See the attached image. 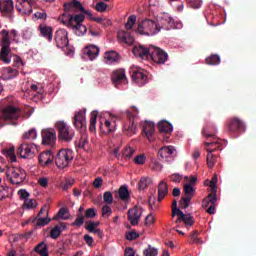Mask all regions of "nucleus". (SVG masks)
Masks as SVG:
<instances>
[{"instance_id": "1", "label": "nucleus", "mask_w": 256, "mask_h": 256, "mask_svg": "<svg viewBox=\"0 0 256 256\" xmlns=\"http://www.w3.org/2000/svg\"><path fill=\"white\" fill-rule=\"evenodd\" d=\"M173 25V18L171 17L162 18L160 21L144 19L138 23L136 33H139V35H145L146 37H153V35L160 33L161 29H164V31L173 29Z\"/></svg>"}, {"instance_id": "2", "label": "nucleus", "mask_w": 256, "mask_h": 256, "mask_svg": "<svg viewBox=\"0 0 256 256\" xmlns=\"http://www.w3.org/2000/svg\"><path fill=\"white\" fill-rule=\"evenodd\" d=\"M203 135L206 137L207 141L204 143L206 146V151L208 152L206 156V163L209 169L215 167L217 161V155L213 154L214 151H221V142L215 137V126L207 124L203 131Z\"/></svg>"}, {"instance_id": "3", "label": "nucleus", "mask_w": 256, "mask_h": 256, "mask_svg": "<svg viewBox=\"0 0 256 256\" xmlns=\"http://www.w3.org/2000/svg\"><path fill=\"white\" fill-rule=\"evenodd\" d=\"M132 53L135 57H140V59H149L150 57V59L157 65H165L169 60V54H167V52L153 45L148 48L144 45L134 46Z\"/></svg>"}, {"instance_id": "4", "label": "nucleus", "mask_w": 256, "mask_h": 256, "mask_svg": "<svg viewBox=\"0 0 256 256\" xmlns=\"http://www.w3.org/2000/svg\"><path fill=\"white\" fill-rule=\"evenodd\" d=\"M60 21L63 25H66V27L72 29L78 37H83V35L87 33V26L83 25V21H85V15L83 14L73 16L69 13H64L60 17Z\"/></svg>"}, {"instance_id": "5", "label": "nucleus", "mask_w": 256, "mask_h": 256, "mask_svg": "<svg viewBox=\"0 0 256 256\" xmlns=\"http://www.w3.org/2000/svg\"><path fill=\"white\" fill-rule=\"evenodd\" d=\"M54 43L58 49L65 51L66 55H73V48L69 46V32L65 29H58L54 33Z\"/></svg>"}, {"instance_id": "6", "label": "nucleus", "mask_w": 256, "mask_h": 256, "mask_svg": "<svg viewBox=\"0 0 256 256\" xmlns=\"http://www.w3.org/2000/svg\"><path fill=\"white\" fill-rule=\"evenodd\" d=\"M6 175L12 185H22L27 179V172L21 167L10 166L6 171Z\"/></svg>"}, {"instance_id": "7", "label": "nucleus", "mask_w": 256, "mask_h": 256, "mask_svg": "<svg viewBox=\"0 0 256 256\" xmlns=\"http://www.w3.org/2000/svg\"><path fill=\"white\" fill-rule=\"evenodd\" d=\"M55 127L58 131V139H60V141H65L66 143L73 141L75 131L71 129L65 121L56 122Z\"/></svg>"}, {"instance_id": "8", "label": "nucleus", "mask_w": 256, "mask_h": 256, "mask_svg": "<svg viewBox=\"0 0 256 256\" xmlns=\"http://www.w3.org/2000/svg\"><path fill=\"white\" fill-rule=\"evenodd\" d=\"M0 35L2 37L0 60L8 65V63H11V58L9 57V54L11 53V41L9 40V32L7 30H2Z\"/></svg>"}, {"instance_id": "9", "label": "nucleus", "mask_w": 256, "mask_h": 256, "mask_svg": "<svg viewBox=\"0 0 256 256\" xmlns=\"http://www.w3.org/2000/svg\"><path fill=\"white\" fill-rule=\"evenodd\" d=\"M226 131L230 135L245 133V122L239 117H231L226 122Z\"/></svg>"}, {"instance_id": "10", "label": "nucleus", "mask_w": 256, "mask_h": 256, "mask_svg": "<svg viewBox=\"0 0 256 256\" xmlns=\"http://www.w3.org/2000/svg\"><path fill=\"white\" fill-rule=\"evenodd\" d=\"M71 161H73V151L70 149H61L56 154L55 164L58 169H65Z\"/></svg>"}, {"instance_id": "11", "label": "nucleus", "mask_w": 256, "mask_h": 256, "mask_svg": "<svg viewBox=\"0 0 256 256\" xmlns=\"http://www.w3.org/2000/svg\"><path fill=\"white\" fill-rule=\"evenodd\" d=\"M21 117V109L8 105L2 110V119L4 121H12L11 125H17V119Z\"/></svg>"}, {"instance_id": "12", "label": "nucleus", "mask_w": 256, "mask_h": 256, "mask_svg": "<svg viewBox=\"0 0 256 256\" xmlns=\"http://www.w3.org/2000/svg\"><path fill=\"white\" fill-rule=\"evenodd\" d=\"M133 109L135 114H133L130 110L126 111V117L128 121L124 125V133L128 137H132V135H135L137 133V126H135V115L139 113V110H137L135 106H133Z\"/></svg>"}, {"instance_id": "13", "label": "nucleus", "mask_w": 256, "mask_h": 256, "mask_svg": "<svg viewBox=\"0 0 256 256\" xmlns=\"http://www.w3.org/2000/svg\"><path fill=\"white\" fill-rule=\"evenodd\" d=\"M35 153H37V146L28 142H23L17 150V155H20L21 159H33Z\"/></svg>"}, {"instance_id": "14", "label": "nucleus", "mask_w": 256, "mask_h": 256, "mask_svg": "<svg viewBox=\"0 0 256 256\" xmlns=\"http://www.w3.org/2000/svg\"><path fill=\"white\" fill-rule=\"evenodd\" d=\"M33 5H35L33 0H17L15 8L21 15H31L33 13Z\"/></svg>"}, {"instance_id": "15", "label": "nucleus", "mask_w": 256, "mask_h": 256, "mask_svg": "<svg viewBox=\"0 0 256 256\" xmlns=\"http://www.w3.org/2000/svg\"><path fill=\"white\" fill-rule=\"evenodd\" d=\"M158 131L161 135H164L163 141L169 143L171 133H173V125L166 120H162L158 123Z\"/></svg>"}, {"instance_id": "16", "label": "nucleus", "mask_w": 256, "mask_h": 256, "mask_svg": "<svg viewBox=\"0 0 256 256\" xmlns=\"http://www.w3.org/2000/svg\"><path fill=\"white\" fill-rule=\"evenodd\" d=\"M0 13H2L3 17H13L15 13L13 0H0Z\"/></svg>"}, {"instance_id": "17", "label": "nucleus", "mask_w": 256, "mask_h": 256, "mask_svg": "<svg viewBox=\"0 0 256 256\" xmlns=\"http://www.w3.org/2000/svg\"><path fill=\"white\" fill-rule=\"evenodd\" d=\"M41 137H42V144L50 145V147H53V145H55V141H57V133L55 132V130H49V129L42 130Z\"/></svg>"}, {"instance_id": "18", "label": "nucleus", "mask_w": 256, "mask_h": 256, "mask_svg": "<svg viewBox=\"0 0 256 256\" xmlns=\"http://www.w3.org/2000/svg\"><path fill=\"white\" fill-rule=\"evenodd\" d=\"M217 203V195H208L202 202V207L207 208L206 213L209 215H215V207Z\"/></svg>"}, {"instance_id": "19", "label": "nucleus", "mask_w": 256, "mask_h": 256, "mask_svg": "<svg viewBox=\"0 0 256 256\" xmlns=\"http://www.w3.org/2000/svg\"><path fill=\"white\" fill-rule=\"evenodd\" d=\"M142 214H143V208L139 206L130 208L128 210V221L131 223V225H139V219H141Z\"/></svg>"}, {"instance_id": "20", "label": "nucleus", "mask_w": 256, "mask_h": 256, "mask_svg": "<svg viewBox=\"0 0 256 256\" xmlns=\"http://www.w3.org/2000/svg\"><path fill=\"white\" fill-rule=\"evenodd\" d=\"M74 127L80 131H86L87 121L85 120V112L78 111L74 115Z\"/></svg>"}, {"instance_id": "21", "label": "nucleus", "mask_w": 256, "mask_h": 256, "mask_svg": "<svg viewBox=\"0 0 256 256\" xmlns=\"http://www.w3.org/2000/svg\"><path fill=\"white\" fill-rule=\"evenodd\" d=\"M65 11H80L84 15H91V12L85 10V7H83V4L77 0H73L71 2L64 4Z\"/></svg>"}, {"instance_id": "22", "label": "nucleus", "mask_w": 256, "mask_h": 256, "mask_svg": "<svg viewBox=\"0 0 256 256\" xmlns=\"http://www.w3.org/2000/svg\"><path fill=\"white\" fill-rule=\"evenodd\" d=\"M54 160L55 156L50 150L42 152L38 157V163L42 167H47L48 165H51V163H53Z\"/></svg>"}, {"instance_id": "23", "label": "nucleus", "mask_w": 256, "mask_h": 256, "mask_svg": "<svg viewBox=\"0 0 256 256\" xmlns=\"http://www.w3.org/2000/svg\"><path fill=\"white\" fill-rule=\"evenodd\" d=\"M111 79L115 87H117V85H121V83H125V81H127L125 70L124 69L114 70L112 73Z\"/></svg>"}, {"instance_id": "24", "label": "nucleus", "mask_w": 256, "mask_h": 256, "mask_svg": "<svg viewBox=\"0 0 256 256\" xmlns=\"http://www.w3.org/2000/svg\"><path fill=\"white\" fill-rule=\"evenodd\" d=\"M132 80L138 85H143L147 82V75L143 72V69L137 68L132 71Z\"/></svg>"}, {"instance_id": "25", "label": "nucleus", "mask_w": 256, "mask_h": 256, "mask_svg": "<svg viewBox=\"0 0 256 256\" xmlns=\"http://www.w3.org/2000/svg\"><path fill=\"white\" fill-rule=\"evenodd\" d=\"M17 75H19V71H17V69L7 67L2 70L1 79H3L4 81H11V79H15Z\"/></svg>"}, {"instance_id": "26", "label": "nucleus", "mask_w": 256, "mask_h": 256, "mask_svg": "<svg viewBox=\"0 0 256 256\" xmlns=\"http://www.w3.org/2000/svg\"><path fill=\"white\" fill-rule=\"evenodd\" d=\"M115 127H117L115 120H105L104 124L103 122H101L100 125L101 132L104 133L105 135L113 133L115 131Z\"/></svg>"}, {"instance_id": "27", "label": "nucleus", "mask_w": 256, "mask_h": 256, "mask_svg": "<svg viewBox=\"0 0 256 256\" xmlns=\"http://www.w3.org/2000/svg\"><path fill=\"white\" fill-rule=\"evenodd\" d=\"M142 131L145 133L148 141H153V135L155 134V124L153 122H144Z\"/></svg>"}, {"instance_id": "28", "label": "nucleus", "mask_w": 256, "mask_h": 256, "mask_svg": "<svg viewBox=\"0 0 256 256\" xmlns=\"http://www.w3.org/2000/svg\"><path fill=\"white\" fill-rule=\"evenodd\" d=\"M39 31L40 35L44 37V39H47V41H53V28L50 26H47L45 24L39 25Z\"/></svg>"}, {"instance_id": "29", "label": "nucleus", "mask_w": 256, "mask_h": 256, "mask_svg": "<svg viewBox=\"0 0 256 256\" xmlns=\"http://www.w3.org/2000/svg\"><path fill=\"white\" fill-rule=\"evenodd\" d=\"M178 219L176 223H184L186 227H193V217L191 214H185L183 211H179L177 214Z\"/></svg>"}, {"instance_id": "30", "label": "nucleus", "mask_w": 256, "mask_h": 256, "mask_svg": "<svg viewBox=\"0 0 256 256\" xmlns=\"http://www.w3.org/2000/svg\"><path fill=\"white\" fill-rule=\"evenodd\" d=\"M67 229V225L65 223H59L58 225L54 226L50 230V237L51 239H59L61 237V233Z\"/></svg>"}, {"instance_id": "31", "label": "nucleus", "mask_w": 256, "mask_h": 256, "mask_svg": "<svg viewBox=\"0 0 256 256\" xmlns=\"http://www.w3.org/2000/svg\"><path fill=\"white\" fill-rule=\"evenodd\" d=\"M173 153H175V148L173 146H164L158 151L159 157H161V159H165L166 161L171 159Z\"/></svg>"}, {"instance_id": "32", "label": "nucleus", "mask_w": 256, "mask_h": 256, "mask_svg": "<svg viewBox=\"0 0 256 256\" xmlns=\"http://www.w3.org/2000/svg\"><path fill=\"white\" fill-rule=\"evenodd\" d=\"M117 37L122 43H126V45H133L135 43V38L125 30L119 31Z\"/></svg>"}, {"instance_id": "33", "label": "nucleus", "mask_w": 256, "mask_h": 256, "mask_svg": "<svg viewBox=\"0 0 256 256\" xmlns=\"http://www.w3.org/2000/svg\"><path fill=\"white\" fill-rule=\"evenodd\" d=\"M166 195H169V185L167 182L161 181L158 184V201L161 203L162 199H165Z\"/></svg>"}, {"instance_id": "34", "label": "nucleus", "mask_w": 256, "mask_h": 256, "mask_svg": "<svg viewBox=\"0 0 256 256\" xmlns=\"http://www.w3.org/2000/svg\"><path fill=\"white\" fill-rule=\"evenodd\" d=\"M32 223L35 227H45V225H49L51 223V219L48 216H36L32 219Z\"/></svg>"}, {"instance_id": "35", "label": "nucleus", "mask_w": 256, "mask_h": 256, "mask_svg": "<svg viewBox=\"0 0 256 256\" xmlns=\"http://www.w3.org/2000/svg\"><path fill=\"white\" fill-rule=\"evenodd\" d=\"M104 59H106L108 65H112V63L119 61V54L115 51H108L105 52Z\"/></svg>"}, {"instance_id": "36", "label": "nucleus", "mask_w": 256, "mask_h": 256, "mask_svg": "<svg viewBox=\"0 0 256 256\" xmlns=\"http://www.w3.org/2000/svg\"><path fill=\"white\" fill-rule=\"evenodd\" d=\"M118 197L121 201H129L131 199V194H129V188L125 185L118 189Z\"/></svg>"}, {"instance_id": "37", "label": "nucleus", "mask_w": 256, "mask_h": 256, "mask_svg": "<svg viewBox=\"0 0 256 256\" xmlns=\"http://www.w3.org/2000/svg\"><path fill=\"white\" fill-rule=\"evenodd\" d=\"M35 253H38L40 256H49V250L47 248V244L45 242H40L38 245L34 247Z\"/></svg>"}, {"instance_id": "38", "label": "nucleus", "mask_w": 256, "mask_h": 256, "mask_svg": "<svg viewBox=\"0 0 256 256\" xmlns=\"http://www.w3.org/2000/svg\"><path fill=\"white\" fill-rule=\"evenodd\" d=\"M86 55L91 61H93V59H95L99 55V47L95 45H90L86 47Z\"/></svg>"}, {"instance_id": "39", "label": "nucleus", "mask_w": 256, "mask_h": 256, "mask_svg": "<svg viewBox=\"0 0 256 256\" xmlns=\"http://www.w3.org/2000/svg\"><path fill=\"white\" fill-rule=\"evenodd\" d=\"M182 195L193 197V175H190L189 182L184 184Z\"/></svg>"}, {"instance_id": "40", "label": "nucleus", "mask_w": 256, "mask_h": 256, "mask_svg": "<svg viewBox=\"0 0 256 256\" xmlns=\"http://www.w3.org/2000/svg\"><path fill=\"white\" fill-rule=\"evenodd\" d=\"M191 199H193V196L182 194V197L180 199L181 209H187L191 205Z\"/></svg>"}, {"instance_id": "41", "label": "nucleus", "mask_w": 256, "mask_h": 256, "mask_svg": "<svg viewBox=\"0 0 256 256\" xmlns=\"http://www.w3.org/2000/svg\"><path fill=\"white\" fill-rule=\"evenodd\" d=\"M97 115H99V112L92 111L90 116V128H89L91 133L95 132L96 125H97Z\"/></svg>"}, {"instance_id": "42", "label": "nucleus", "mask_w": 256, "mask_h": 256, "mask_svg": "<svg viewBox=\"0 0 256 256\" xmlns=\"http://www.w3.org/2000/svg\"><path fill=\"white\" fill-rule=\"evenodd\" d=\"M2 153H3V155H5V157H9L10 161H16L17 160V156H15V148L14 147L4 149L2 151Z\"/></svg>"}, {"instance_id": "43", "label": "nucleus", "mask_w": 256, "mask_h": 256, "mask_svg": "<svg viewBox=\"0 0 256 256\" xmlns=\"http://www.w3.org/2000/svg\"><path fill=\"white\" fill-rule=\"evenodd\" d=\"M23 139L27 141H33L37 139V130L35 129H30L27 132L23 134Z\"/></svg>"}, {"instance_id": "44", "label": "nucleus", "mask_w": 256, "mask_h": 256, "mask_svg": "<svg viewBox=\"0 0 256 256\" xmlns=\"http://www.w3.org/2000/svg\"><path fill=\"white\" fill-rule=\"evenodd\" d=\"M207 65H219L221 63V58L219 55L214 54L206 58Z\"/></svg>"}, {"instance_id": "45", "label": "nucleus", "mask_w": 256, "mask_h": 256, "mask_svg": "<svg viewBox=\"0 0 256 256\" xmlns=\"http://www.w3.org/2000/svg\"><path fill=\"white\" fill-rule=\"evenodd\" d=\"M151 185V178L142 177L138 183V189H147Z\"/></svg>"}, {"instance_id": "46", "label": "nucleus", "mask_w": 256, "mask_h": 256, "mask_svg": "<svg viewBox=\"0 0 256 256\" xmlns=\"http://www.w3.org/2000/svg\"><path fill=\"white\" fill-rule=\"evenodd\" d=\"M135 23H137V16H135V15L129 16V18L125 24V29L127 31H131V29H133V26L135 25Z\"/></svg>"}, {"instance_id": "47", "label": "nucleus", "mask_w": 256, "mask_h": 256, "mask_svg": "<svg viewBox=\"0 0 256 256\" xmlns=\"http://www.w3.org/2000/svg\"><path fill=\"white\" fill-rule=\"evenodd\" d=\"M85 223V216L82 213H77L75 221L72 223L73 227H81Z\"/></svg>"}, {"instance_id": "48", "label": "nucleus", "mask_w": 256, "mask_h": 256, "mask_svg": "<svg viewBox=\"0 0 256 256\" xmlns=\"http://www.w3.org/2000/svg\"><path fill=\"white\" fill-rule=\"evenodd\" d=\"M57 217H60V219H64V221H67V219H69V211L67 210V208H61L58 213L57 216L54 217L53 219H57Z\"/></svg>"}, {"instance_id": "49", "label": "nucleus", "mask_w": 256, "mask_h": 256, "mask_svg": "<svg viewBox=\"0 0 256 256\" xmlns=\"http://www.w3.org/2000/svg\"><path fill=\"white\" fill-rule=\"evenodd\" d=\"M97 227H99V222L87 221L85 229L89 233H93V231H95V229H97Z\"/></svg>"}, {"instance_id": "50", "label": "nucleus", "mask_w": 256, "mask_h": 256, "mask_svg": "<svg viewBox=\"0 0 256 256\" xmlns=\"http://www.w3.org/2000/svg\"><path fill=\"white\" fill-rule=\"evenodd\" d=\"M134 153L135 149L131 147H126L122 152V157H124L125 159H131Z\"/></svg>"}, {"instance_id": "51", "label": "nucleus", "mask_w": 256, "mask_h": 256, "mask_svg": "<svg viewBox=\"0 0 256 256\" xmlns=\"http://www.w3.org/2000/svg\"><path fill=\"white\" fill-rule=\"evenodd\" d=\"M158 251L157 249H155L154 247H151V245H148V248H146L143 251V255L145 256H157L158 255Z\"/></svg>"}, {"instance_id": "52", "label": "nucleus", "mask_w": 256, "mask_h": 256, "mask_svg": "<svg viewBox=\"0 0 256 256\" xmlns=\"http://www.w3.org/2000/svg\"><path fill=\"white\" fill-rule=\"evenodd\" d=\"M103 200H104V203H106L107 205H111V203H113V193L109 191L104 192Z\"/></svg>"}, {"instance_id": "53", "label": "nucleus", "mask_w": 256, "mask_h": 256, "mask_svg": "<svg viewBox=\"0 0 256 256\" xmlns=\"http://www.w3.org/2000/svg\"><path fill=\"white\" fill-rule=\"evenodd\" d=\"M24 205L26 209H35V207H37V200L28 198L24 201Z\"/></svg>"}, {"instance_id": "54", "label": "nucleus", "mask_w": 256, "mask_h": 256, "mask_svg": "<svg viewBox=\"0 0 256 256\" xmlns=\"http://www.w3.org/2000/svg\"><path fill=\"white\" fill-rule=\"evenodd\" d=\"M75 183V180H66L65 182H62L60 184L63 191H68V189H71L73 187V184Z\"/></svg>"}, {"instance_id": "55", "label": "nucleus", "mask_w": 256, "mask_h": 256, "mask_svg": "<svg viewBox=\"0 0 256 256\" xmlns=\"http://www.w3.org/2000/svg\"><path fill=\"white\" fill-rule=\"evenodd\" d=\"M145 161H147L145 154H140L134 158V163H136V165H145Z\"/></svg>"}, {"instance_id": "56", "label": "nucleus", "mask_w": 256, "mask_h": 256, "mask_svg": "<svg viewBox=\"0 0 256 256\" xmlns=\"http://www.w3.org/2000/svg\"><path fill=\"white\" fill-rule=\"evenodd\" d=\"M95 9L98 13H105L107 11V4H105V2H98Z\"/></svg>"}, {"instance_id": "57", "label": "nucleus", "mask_w": 256, "mask_h": 256, "mask_svg": "<svg viewBox=\"0 0 256 256\" xmlns=\"http://www.w3.org/2000/svg\"><path fill=\"white\" fill-rule=\"evenodd\" d=\"M18 195H19V197H20V199H21V201H27L28 199H29V192H27V190H25V189H20L19 191H18Z\"/></svg>"}, {"instance_id": "58", "label": "nucleus", "mask_w": 256, "mask_h": 256, "mask_svg": "<svg viewBox=\"0 0 256 256\" xmlns=\"http://www.w3.org/2000/svg\"><path fill=\"white\" fill-rule=\"evenodd\" d=\"M9 197V188L0 186V201Z\"/></svg>"}, {"instance_id": "59", "label": "nucleus", "mask_w": 256, "mask_h": 256, "mask_svg": "<svg viewBox=\"0 0 256 256\" xmlns=\"http://www.w3.org/2000/svg\"><path fill=\"white\" fill-rule=\"evenodd\" d=\"M97 213L95 212V208H89L85 212V217L87 219H93V217H96Z\"/></svg>"}, {"instance_id": "60", "label": "nucleus", "mask_w": 256, "mask_h": 256, "mask_svg": "<svg viewBox=\"0 0 256 256\" xmlns=\"http://www.w3.org/2000/svg\"><path fill=\"white\" fill-rule=\"evenodd\" d=\"M37 217H49V207L43 206V207L40 209V211H39Z\"/></svg>"}, {"instance_id": "61", "label": "nucleus", "mask_w": 256, "mask_h": 256, "mask_svg": "<svg viewBox=\"0 0 256 256\" xmlns=\"http://www.w3.org/2000/svg\"><path fill=\"white\" fill-rule=\"evenodd\" d=\"M113 213V210H111V206L105 205L102 207V215L103 217L111 215Z\"/></svg>"}, {"instance_id": "62", "label": "nucleus", "mask_w": 256, "mask_h": 256, "mask_svg": "<svg viewBox=\"0 0 256 256\" xmlns=\"http://www.w3.org/2000/svg\"><path fill=\"white\" fill-rule=\"evenodd\" d=\"M38 185H40V187H43L44 189L47 188L49 186V179H47L46 177L39 178Z\"/></svg>"}, {"instance_id": "63", "label": "nucleus", "mask_w": 256, "mask_h": 256, "mask_svg": "<svg viewBox=\"0 0 256 256\" xmlns=\"http://www.w3.org/2000/svg\"><path fill=\"white\" fill-rule=\"evenodd\" d=\"M179 211H182V210L177 207V200H173V202H172V217H175V215H179Z\"/></svg>"}, {"instance_id": "64", "label": "nucleus", "mask_w": 256, "mask_h": 256, "mask_svg": "<svg viewBox=\"0 0 256 256\" xmlns=\"http://www.w3.org/2000/svg\"><path fill=\"white\" fill-rule=\"evenodd\" d=\"M124 256H135V250L133 248L128 247L124 251Z\"/></svg>"}]
</instances>
